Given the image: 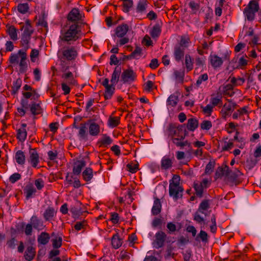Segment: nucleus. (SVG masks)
Here are the masks:
<instances>
[{"instance_id": "54", "label": "nucleus", "mask_w": 261, "mask_h": 261, "mask_svg": "<svg viewBox=\"0 0 261 261\" xmlns=\"http://www.w3.org/2000/svg\"><path fill=\"white\" fill-rule=\"evenodd\" d=\"M142 49L141 47L137 46L135 50L132 53L130 57L138 59L142 55Z\"/></svg>"}, {"instance_id": "49", "label": "nucleus", "mask_w": 261, "mask_h": 261, "mask_svg": "<svg viewBox=\"0 0 261 261\" xmlns=\"http://www.w3.org/2000/svg\"><path fill=\"white\" fill-rule=\"evenodd\" d=\"M119 122V118L117 117H110L108 119V125L112 128L116 127Z\"/></svg>"}, {"instance_id": "31", "label": "nucleus", "mask_w": 261, "mask_h": 261, "mask_svg": "<svg viewBox=\"0 0 261 261\" xmlns=\"http://www.w3.org/2000/svg\"><path fill=\"white\" fill-rule=\"evenodd\" d=\"M210 103L214 108L218 106L221 107L222 105V96L219 95L217 96L212 95L210 100Z\"/></svg>"}, {"instance_id": "61", "label": "nucleus", "mask_w": 261, "mask_h": 261, "mask_svg": "<svg viewBox=\"0 0 261 261\" xmlns=\"http://www.w3.org/2000/svg\"><path fill=\"white\" fill-rule=\"evenodd\" d=\"M35 185L38 190H40L44 187V181L41 178H38L35 181Z\"/></svg>"}, {"instance_id": "44", "label": "nucleus", "mask_w": 261, "mask_h": 261, "mask_svg": "<svg viewBox=\"0 0 261 261\" xmlns=\"http://www.w3.org/2000/svg\"><path fill=\"white\" fill-rule=\"evenodd\" d=\"M123 1V11L125 13H128L130 8L133 7V2L132 0H122Z\"/></svg>"}, {"instance_id": "48", "label": "nucleus", "mask_w": 261, "mask_h": 261, "mask_svg": "<svg viewBox=\"0 0 261 261\" xmlns=\"http://www.w3.org/2000/svg\"><path fill=\"white\" fill-rule=\"evenodd\" d=\"M210 58L212 65H221L223 63V59L217 55L211 56Z\"/></svg>"}, {"instance_id": "1", "label": "nucleus", "mask_w": 261, "mask_h": 261, "mask_svg": "<svg viewBox=\"0 0 261 261\" xmlns=\"http://www.w3.org/2000/svg\"><path fill=\"white\" fill-rule=\"evenodd\" d=\"M167 132L168 136L171 138L172 142L177 147L180 148H183L185 146L191 147V143L187 140H185L188 132L184 125L170 124L167 128Z\"/></svg>"}, {"instance_id": "13", "label": "nucleus", "mask_w": 261, "mask_h": 261, "mask_svg": "<svg viewBox=\"0 0 261 261\" xmlns=\"http://www.w3.org/2000/svg\"><path fill=\"white\" fill-rule=\"evenodd\" d=\"M62 78L63 82H67L69 85L74 86L77 84L73 74L70 71L65 70L62 75Z\"/></svg>"}, {"instance_id": "51", "label": "nucleus", "mask_w": 261, "mask_h": 261, "mask_svg": "<svg viewBox=\"0 0 261 261\" xmlns=\"http://www.w3.org/2000/svg\"><path fill=\"white\" fill-rule=\"evenodd\" d=\"M29 9V6L27 3L19 4L17 6V10L21 14L26 13Z\"/></svg>"}, {"instance_id": "53", "label": "nucleus", "mask_w": 261, "mask_h": 261, "mask_svg": "<svg viewBox=\"0 0 261 261\" xmlns=\"http://www.w3.org/2000/svg\"><path fill=\"white\" fill-rule=\"evenodd\" d=\"M194 220L200 225H204L205 224L204 218L203 216L198 213H195L194 215Z\"/></svg>"}, {"instance_id": "59", "label": "nucleus", "mask_w": 261, "mask_h": 261, "mask_svg": "<svg viewBox=\"0 0 261 261\" xmlns=\"http://www.w3.org/2000/svg\"><path fill=\"white\" fill-rule=\"evenodd\" d=\"M21 178V175L18 173H15L12 174L9 177V181L11 183L14 184Z\"/></svg>"}, {"instance_id": "46", "label": "nucleus", "mask_w": 261, "mask_h": 261, "mask_svg": "<svg viewBox=\"0 0 261 261\" xmlns=\"http://www.w3.org/2000/svg\"><path fill=\"white\" fill-rule=\"evenodd\" d=\"M225 2L220 1H217L216 4V7L215 9V14L217 16H220L222 13V7L224 6Z\"/></svg>"}, {"instance_id": "14", "label": "nucleus", "mask_w": 261, "mask_h": 261, "mask_svg": "<svg viewBox=\"0 0 261 261\" xmlns=\"http://www.w3.org/2000/svg\"><path fill=\"white\" fill-rule=\"evenodd\" d=\"M185 55V48L181 46L176 45L174 48L173 56L177 62L183 60Z\"/></svg>"}, {"instance_id": "36", "label": "nucleus", "mask_w": 261, "mask_h": 261, "mask_svg": "<svg viewBox=\"0 0 261 261\" xmlns=\"http://www.w3.org/2000/svg\"><path fill=\"white\" fill-rule=\"evenodd\" d=\"M16 162L19 165H23L25 163V155L21 150L17 151L15 153V156Z\"/></svg>"}, {"instance_id": "56", "label": "nucleus", "mask_w": 261, "mask_h": 261, "mask_svg": "<svg viewBox=\"0 0 261 261\" xmlns=\"http://www.w3.org/2000/svg\"><path fill=\"white\" fill-rule=\"evenodd\" d=\"M53 246L54 248H59L62 246V239L60 237H57L53 239Z\"/></svg>"}, {"instance_id": "34", "label": "nucleus", "mask_w": 261, "mask_h": 261, "mask_svg": "<svg viewBox=\"0 0 261 261\" xmlns=\"http://www.w3.org/2000/svg\"><path fill=\"white\" fill-rule=\"evenodd\" d=\"M111 243L114 248L118 249L122 245V241L118 234H115L112 238Z\"/></svg>"}, {"instance_id": "25", "label": "nucleus", "mask_w": 261, "mask_h": 261, "mask_svg": "<svg viewBox=\"0 0 261 261\" xmlns=\"http://www.w3.org/2000/svg\"><path fill=\"white\" fill-rule=\"evenodd\" d=\"M36 254L35 248L30 246L27 248V249L24 252V258L27 260L31 261L33 259Z\"/></svg>"}, {"instance_id": "11", "label": "nucleus", "mask_w": 261, "mask_h": 261, "mask_svg": "<svg viewBox=\"0 0 261 261\" xmlns=\"http://www.w3.org/2000/svg\"><path fill=\"white\" fill-rule=\"evenodd\" d=\"M167 235L166 233L162 231H159L155 234V240L153 242V246L156 249L162 247L165 243Z\"/></svg>"}, {"instance_id": "7", "label": "nucleus", "mask_w": 261, "mask_h": 261, "mask_svg": "<svg viewBox=\"0 0 261 261\" xmlns=\"http://www.w3.org/2000/svg\"><path fill=\"white\" fill-rule=\"evenodd\" d=\"M22 29L24 30L21 35L20 45L23 48L29 49L30 47V41L33 31L31 29V25L30 24L25 27L23 26L22 27Z\"/></svg>"}, {"instance_id": "45", "label": "nucleus", "mask_w": 261, "mask_h": 261, "mask_svg": "<svg viewBox=\"0 0 261 261\" xmlns=\"http://www.w3.org/2000/svg\"><path fill=\"white\" fill-rule=\"evenodd\" d=\"M201 108L204 115L207 116H210L213 112L214 108L209 103L205 106H201Z\"/></svg>"}, {"instance_id": "24", "label": "nucleus", "mask_w": 261, "mask_h": 261, "mask_svg": "<svg viewBox=\"0 0 261 261\" xmlns=\"http://www.w3.org/2000/svg\"><path fill=\"white\" fill-rule=\"evenodd\" d=\"M228 138H224L221 141V150L223 151H228L231 149L233 146V139L227 141Z\"/></svg>"}, {"instance_id": "60", "label": "nucleus", "mask_w": 261, "mask_h": 261, "mask_svg": "<svg viewBox=\"0 0 261 261\" xmlns=\"http://www.w3.org/2000/svg\"><path fill=\"white\" fill-rule=\"evenodd\" d=\"M62 89L64 91V94L65 95H67L69 94L70 92V88L69 87V85L67 82H63L61 84Z\"/></svg>"}, {"instance_id": "3", "label": "nucleus", "mask_w": 261, "mask_h": 261, "mask_svg": "<svg viewBox=\"0 0 261 261\" xmlns=\"http://www.w3.org/2000/svg\"><path fill=\"white\" fill-rule=\"evenodd\" d=\"M57 56L61 61L72 62L77 57L78 50L74 46H64L59 49Z\"/></svg>"}, {"instance_id": "26", "label": "nucleus", "mask_w": 261, "mask_h": 261, "mask_svg": "<svg viewBox=\"0 0 261 261\" xmlns=\"http://www.w3.org/2000/svg\"><path fill=\"white\" fill-rule=\"evenodd\" d=\"M86 165V162L84 160L77 161L75 163L73 168V173L75 175H79L84 167Z\"/></svg>"}, {"instance_id": "30", "label": "nucleus", "mask_w": 261, "mask_h": 261, "mask_svg": "<svg viewBox=\"0 0 261 261\" xmlns=\"http://www.w3.org/2000/svg\"><path fill=\"white\" fill-rule=\"evenodd\" d=\"M148 2L146 0H141L138 4L136 7V11L138 13L143 14L146 12L148 6Z\"/></svg>"}, {"instance_id": "6", "label": "nucleus", "mask_w": 261, "mask_h": 261, "mask_svg": "<svg viewBox=\"0 0 261 261\" xmlns=\"http://www.w3.org/2000/svg\"><path fill=\"white\" fill-rule=\"evenodd\" d=\"M258 1H250L247 6L244 9L243 12L248 20L251 21L254 19L255 14L259 9Z\"/></svg>"}, {"instance_id": "5", "label": "nucleus", "mask_w": 261, "mask_h": 261, "mask_svg": "<svg viewBox=\"0 0 261 261\" xmlns=\"http://www.w3.org/2000/svg\"><path fill=\"white\" fill-rule=\"evenodd\" d=\"M28 49L23 48L19 49L17 53L13 54L9 58V61L11 64H18L19 65H27L28 59L27 51Z\"/></svg>"}, {"instance_id": "64", "label": "nucleus", "mask_w": 261, "mask_h": 261, "mask_svg": "<svg viewBox=\"0 0 261 261\" xmlns=\"http://www.w3.org/2000/svg\"><path fill=\"white\" fill-rule=\"evenodd\" d=\"M163 223V220L161 218H155L152 222V225L153 227H161Z\"/></svg>"}, {"instance_id": "35", "label": "nucleus", "mask_w": 261, "mask_h": 261, "mask_svg": "<svg viewBox=\"0 0 261 261\" xmlns=\"http://www.w3.org/2000/svg\"><path fill=\"white\" fill-rule=\"evenodd\" d=\"M29 108H30L31 113L34 115H38L41 113V107L39 103L32 101Z\"/></svg>"}, {"instance_id": "43", "label": "nucleus", "mask_w": 261, "mask_h": 261, "mask_svg": "<svg viewBox=\"0 0 261 261\" xmlns=\"http://www.w3.org/2000/svg\"><path fill=\"white\" fill-rule=\"evenodd\" d=\"M115 86H113L109 88H105V92L104 93V97L105 99H110L114 93L115 90Z\"/></svg>"}, {"instance_id": "15", "label": "nucleus", "mask_w": 261, "mask_h": 261, "mask_svg": "<svg viewBox=\"0 0 261 261\" xmlns=\"http://www.w3.org/2000/svg\"><path fill=\"white\" fill-rule=\"evenodd\" d=\"M180 96V93L178 92H175L172 94L170 95L167 100V107H175L179 101V96Z\"/></svg>"}, {"instance_id": "19", "label": "nucleus", "mask_w": 261, "mask_h": 261, "mask_svg": "<svg viewBox=\"0 0 261 261\" xmlns=\"http://www.w3.org/2000/svg\"><path fill=\"white\" fill-rule=\"evenodd\" d=\"M29 162L31 164L33 167L36 168L39 162V158L38 153L35 149H31L30 151V158Z\"/></svg>"}, {"instance_id": "37", "label": "nucleus", "mask_w": 261, "mask_h": 261, "mask_svg": "<svg viewBox=\"0 0 261 261\" xmlns=\"http://www.w3.org/2000/svg\"><path fill=\"white\" fill-rule=\"evenodd\" d=\"M22 84V81L20 78L17 79L13 82L12 86L11 93L12 95H15L18 90L20 89Z\"/></svg>"}, {"instance_id": "2", "label": "nucleus", "mask_w": 261, "mask_h": 261, "mask_svg": "<svg viewBox=\"0 0 261 261\" xmlns=\"http://www.w3.org/2000/svg\"><path fill=\"white\" fill-rule=\"evenodd\" d=\"M83 37L81 28L78 23L66 22L60 31L59 39L69 44L81 39Z\"/></svg>"}, {"instance_id": "50", "label": "nucleus", "mask_w": 261, "mask_h": 261, "mask_svg": "<svg viewBox=\"0 0 261 261\" xmlns=\"http://www.w3.org/2000/svg\"><path fill=\"white\" fill-rule=\"evenodd\" d=\"M39 51L36 49H32L30 54L31 61L33 63H36L39 60Z\"/></svg>"}, {"instance_id": "57", "label": "nucleus", "mask_w": 261, "mask_h": 261, "mask_svg": "<svg viewBox=\"0 0 261 261\" xmlns=\"http://www.w3.org/2000/svg\"><path fill=\"white\" fill-rule=\"evenodd\" d=\"M212 127V123L211 121L204 120L200 124V127L203 130H208Z\"/></svg>"}, {"instance_id": "47", "label": "nucleus", "mask_w": 261, "mask_h": 261, "mask_svg": "<svg viewBox=\"0 0 261 261\" xmlns=\"http://www.w3.org/2000/svg\"><path fill=\"white\" fill-rule=\"evenodd\" d=\"M194 188L196 191V194L199 197H201L203 194L204 188L201 186L199 182H195L194 183Z\"/></svg>"}, {"instance_id": "21", "label": "nucleus", "mask_w": 261, "mask_h": 261, "mask_svg": "<svg viewBox=\"0 0 261 261\" xmlns=\"http://www.w3.org/2000/svg\"><path fill=\"white\" fill-rule=\"evenodd\" d=\"M26 126L27 124L23 123L21 124V127L17 130V138L21 142L25 141L27 136Z\"/></svg>"}, {"instance_id": "23", "label": "nucleus", "mask_w": 261, "mask_h": 261, "mask_svg": "<svg viewBox=\"0 0 261 261\" xmlns=\"http://www.w3.org/2000/svg\"><path fill=\"white\" fill-rule=\"evenodd\" d=\"M79 128L78 136L81 140H85L87 139L88 133L87 130L88 129L87 123H82L80 126L77 127Z\"/></svg>"}, {"instance_id": "33", "label": "nucleus", "mask_w": 261, "mask_h": 261, "mask_svg": "<svg viewBox=\"0 0 261 261\" xmlns=\"http://www.w3.org/2000/svg\"><path fill=\"white\" fill-rule=\"evenodd\" d=\"M112 142L113 140L111 138L106 134L103 135L98 141L100 146L104 147H107L110 145L112 144Z\"/></svg>"}, {"instance_id": "16", "label": "nucleus", "mask_w": 261, "mask_h": 261, "mask_svg": "<svg viewBox=\"0 0 261 261\" xmlns=\"http://www.w3.org/2000/svg\"><path fill=\"white\" fill-rule=\"evenodd\" d=\"M122 74L121 68L119 66H116L113 71L111 79V83L115 86L119 81L120 82L121 76Z\"/></svg>"}, {"instance_id": "63", "label": "nucleus", "mask_w": 261, "mask_h": 261, "mask_svg": "<svg viewBox=\"0 0 261 261\" xmlns=\"http://www.w3.org/2000/svg\"><path fill=\"white\" fill-rule=\"evenodd\" d=\"M167 227L169 233H172L176 230V226L172 222H169L167 224Z\"/></svg>"}, {"instance_id": "10", "label": "nucleus", "mask_w": 261, "mask_h": 261, "mask_svg": "<svg viewBox=\"0 0 261 261\" xmlns=\"http://www.w3.org/2000/svg\"><path fill=\"white\" fill-rule=\"evenodd\" d=\"M88 134L92 137H97L100 133V125L92 120H89L87 122Z\"/></svg>"}, {"instance_id": "55", "label": "nucleus", "mask_w": 261, "mask_h": 261, "mask_svg": "<svg viewBox=\"0 0 261 261\" xmlns=\"http://www.w3.org/2000/svg\"><path fill=\"white\" fill-rule=\"evenodd\" d=\"M232 106L231 103H225L221 110V113L223 116L227 115L231 110Z\"/></svg>"}, {"instance_id": "41", "label": "nucleus", "mask_w": 261, "mask_h": 261, "mask_svg": "<svg viewBox=\"0 0 261 261\" xmlns=\"http://www.w3.org/2000/svg\"><path fill=\"white\" fill-rule=\"evenodd\" d=\"M27 199L31 198L36 192V189L32 185H28L24 190Z\"/></svg>"}, {"instance_id": "42", "label": "nucleus", "mask_w": 261, "mask_h": 261, "mask_svg": "<svg viewBox=\"0 0 261 261\" xmlns=\"http://www.w3.org/2000/svg\"><path fill=\"white\" fill-rule=\"evenodd\" d=\"M239 132H236V135L233 137V141H237L239 143L237 144V146L240 148L243 149L245 145V139L242 137L238 136Z\"/></svg>"}, {"instance_id": "27", "label": "nucleus", "mask_w": 261, "mask_h": 261, "mask_svg": "<svg viewBox=\"0 0 261 261\" xmlns=\"http://www.w3.org/2000/svg\"><path fill=\"white\" fill-rule=\"evenodd\" d=\"M56 211L53 207H48L43 214V217L46 221H50L56 215Z\"/></svg>"}, {"instance_id": "22", "label": "nucleus", "mask_w": 261, "mask_h": 261, "mask_svg": "<svg viewBox=\"0 0 261 261\" xmlns=\"http://www.w3.org/2000/svg\"><path fill=\"white\" fill-rule=\"evenodd\" d=\"M31 223L33 227L38 230H42L44 227L43 222L35 215L31 217Z\"/></svg>"}, {"instance_id": "52", "label": "nucleus", "mask_w": 261, "mask_h": 261, "mask_svg": "<svg viewBox=\"0 0 261 261\" xmlns=\"http://www.w3.org/2000/svg\"><path fill=\"white\" fill-rule=\"evenodd\" d=\"M17 242V239L15 237H12L7 240L6 245L8 248L14 249L16 248Z\"/></svg>"}, {"instance_id": "32", "label": "nucleus", "mask_w": 261, "mask_h": 261, "mask_svg": "<svg viewBox=\"0 0 261 261\" xmlns=\"http://www.w3.org/2000/svg\"><path fill=\"white\" fill-rule=\"evenodd\" d=\"M162 205L160 200L158 198L155 199L153 205L151 210V212L153 215H157L161 211Z\"/></svg>"}, {"instance_id": "38", "label": "nucleus", "mask_w": 261, "mask_h": 261, "mask_svg": "<svg viewBox=\"0 0 261 261\" xmlns=\"http://www.w3.org/2000/svg\"><path fill=\"white\" fill-rule=\"evenodd\" d=\"M174 74L176 82L182 83L185 76V70L184 69H180L178 70H175L174 72Z\"/></svg>"}, {"instance_id": "28", "label": "nucleus", "mask_w": 261, "mask_h": 261, "mask_svg": "<svg viewBox=\"0 0 261 261\" xmlns=\"http://www.w3.org/2000/svg\"><path fill=\"white\" fill-rule=\"evenodd\" d=\"M50 240V236L49 234L46 232H42L40 235L38 236L37 241L38 244L45 245H46Z\"/></svg>"}, {"instance_id": "12", "label": "nucleus", "mask_w": 261, "mask_h": 261, "mask_svg": "<svg viewBox=\"0 0 261 261\" xmlns=\"http://www.w3.org/2000/svg\"><path fill=\"white\" fill-rule=\"evenodd\" d=\"M81 205L82 203L78 201H76L74 204L71 205L69 211L73 218H78L83 214V212L81 208Z\"/></svg>"}, {"instance_id": "40", "label": "nucleus", "mask_w": 261, "mask_h": 261, "mask_svg": "<svg viewBox=\"0 0 261 261\" xmlns=\"http://www.w3.org/2000/svg\"><path fill=\"white\" fill-rule=\"evenodd\" d=\"M198 125V121L196 119L190 118L188 120L187 123V128L191 131H194Z\"/></svg>"}, {"instance_id": "17", "label": "nucleus", "mask_w": 261, "mask_h": 261, "mask_svg": "<svg viewBox=\"0 0 261 261\" xmlns=\"http://www.w3.org/2000/svg\"><path fill=\"white\" fill-rule=\"evenodd\" d=\"M128 31V25L125 23H122L118 25L115 30V35L118 38H122Z\"/></svg>"}, {"instance_id": "20", "label": "nucleus", "mask_w": 261, "mask_h": 261, "mask_svg": "<svg viewBox=\"0 0 261 261\" xmlns=\"http://www.w3.org/2000/svg\"><path fill=\"white\" fill-rule=\"evenodd\" d=\"M174 158H170L168 155L163 156L161 161V167L162 169L168 170L172 167Z\"/></svg>"}, {"instance_id": "58", "label": "nucleus", "mask_w": 261, "mask_h": 261, "mask_svg": "<svg viewBox=\"0 0 261 261\" xmlns=\"http://www.w3.org/2000/svg\"><path fill=\"white\" fill-rule=\"evenodd\" d=\"M138 166V164L137 163H131L128 164L127 165V167L129 172L132 173H135L139 169Z\"/></svg>"}, {"instance_id": "8", "label": "nucleus", "mask_w": 261, "mask_h": 261, "mask_svg": "<svg viewBox=\"0 0 261 261\" xmlns=\"http://www.w3.org/2000/svg\"><path fill=\"white\" fill-rule=\"evenodd\" d=\"M83 13H81L80 10L77 8L72 9L67 15V22L78 23L83 20L84 17Z\"/></svg>"}, {"instance_id": "39", "label": "nucleus", "mask_w": 261, "mask_h": 261, "mask_svg": "<svg viewBox=\"0 0 261 261\" xmlns=\"http://www.w3.org/2000/svg\"><path fill=\"white\" fill-rule=\"evenodd\" d=\"M161 33V28L159 24H155L151 29L150 34L152 38L158 37Z\"/></svg>"}, {"instance_id": "4", "label": "nucleus", "mask_w": 261, "mask_h": 261, "mask_svg": "<svg viewBox=\"0 0 261 261\" xmlns=\"http://www.w3.org/2000/svg\"><path fill=\"white\" fill-rule=\"evenodd\" d=\"M178 181L179 176L174 175L173 181L170 182L169 187V195L175 200L181 197L184 190L179 185Z\"/></svg>"}, {"instance_id": "29", "label": "nucleus", "mask_w": 261, "mask_h": 261, "mask_svg": "<svg viewBox=\"0 0 261 261\" xmlns=\"http://www.w3.org/2000/svg\"><path fill=\"white\" fill-rule=\"evenodd\" d=\"M82 176L84 180L90 182L93 177V170L91 168H86L82 173Z\"/></svg>"}, {"instance_id": "18", "label": "nucleus", "mask_w": 261, "mask_h": 261, "mask_svg": "<svg viewBox=\"0 0 261 261\" xmlns=\"http://www.w3.org/2000/svg\"><path fill=\"white\" fill-rule=\"evenodd\" d=\"M6 27V33L9 35L10 39L13 41H16L18 39V30L14 26L7 24Z\"/></svg>"}, {"instance_id": "62", "label": "nucleus", "mask_w": 261, "mask_h": 261, "mask_svg": "<svg viewBox=\"0 0 261 261\" xmlns=\"http://www.w3.org/2000/svg\"><path fill=\"white\" fill-rule=\"evenodd\" d=\"M208 79V75L206 73L200 75L196 82V85L199 86L203 82L206 81Z\"/></svg>"}, {"instance_id": "9", "label": "nucleus", "mask_w": 261, "mask_h": 261, "mask_svg": "<svg viewBox=\"0 0 261 261\" xmlns=\"http://www.w3.org/2000/svg\"><path fill=\"white\" fill-rule=\"evenodd\" d=\"M136 74L132 70L127 69L124 70L121 74L120 82L123 84H130L135 81Z\"/></svg>"}]
</instances>
